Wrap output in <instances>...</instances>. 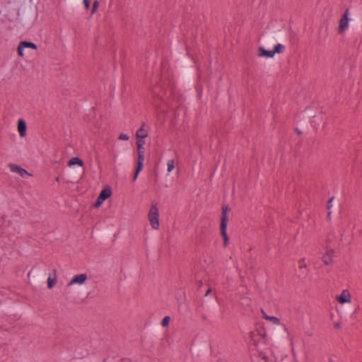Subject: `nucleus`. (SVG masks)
I'll list each match as a JSON object with an SVG mask.
<instances>
[{"mask_svg": "<svg viewBox=\"0 0 362 362\" xmlns=\"http://www.w3.org/2000/svg\"><path fill=\"white\" fill-rule=\"evenodd\" d=\"M148 220L153 229L158 230L159 228V212L156 202H152L148 214Z\"/></svg>", "mask_w": 362, "mask_h": 362, "instance_id": "nucleus-1", "label": "nucleus"}, {"mask_svg": "<svg viewBox=\"0 0 362 362\" xmlns=\"http://www.w3.org/2000/svg\"><path fill=\"white\" fill-rule=\"evenodd\" d=\"M230 209L227 206L222 207L221 220V233L223 238V245L226 247L228 244V237L226 233V228L228 221V214Z\"/></svg>", "mask_w": 362, "mask_h": 362, "instance_id": "nucleus-2", "label": "nucleus"}, {"mask_svg": "<svg viewBox=\"0 0 362 362\" xmlns=\"http://www.w3.org/2000/svg\"><path fill=\"white\" fill-rule=\"evenodd\" d=\"M285 49V47L281 44H277L274 46V50H266L263 47H259V55L261 57H265L268 58H272L274 56L276 53H282Z\"/></svg>", "mask_w": 362, "mask_h": 362, "instance_id": "nucleus-3", "label": "nucleus"}, {"mask_svg": "<svg viewBox=\"0 0 362 362\" xmlns=\"http://www.w3.org/2000/svg\"><path fill=\"white\" fill-rule=\"evenodd\" d=\"M336 300L341 305L351 303V295L348 289H343L340 293L335 297Z\"/></svg>", "mask_w": 362, "mask_h": 362, "instance_id": "nucleus-4", "label": "nucleus"}, {"mask_svg": "<svg viewBox=\"0 0 362 362\" xmlns=\"http://www.w3.org/2000/svg\"><path fill=\"white\" fill-rule=\"evenodd\" d=\"M111 195H112V190H111L110 187H105V189H103L101 191L99 197L97 199V201L95 204V207L100 206L107 199L110 197Z\"/></svg>", "mask_w": 362, "mask_h": 362, "instance_id": "nucleus-5", "label": "nucleus"}, {"mask_svg": "<svg viewBox=\"0 0 362 362\" xmlns=\"http://www.w3.org/2000/svg\"><path fill=\"white\" fill-rule=\"evenodd\" d=\"M8 168L12 173L18 174L21 177L25 178L30 177L32 175L29 173L26 170L20 167L19 165L13 163L8 164Z\"/></svg>", "mask_w": 362, "mask_h": 362, "instance_id": "nucleus-6", "label": "nucleus"}, {"mask_svg": "<svg viewBox=\"0 0 362 362\" xmlns=\"http://www.w3.org/2000/svg\"><path fill=\"white\" fill-rule=\"evenodd\" d=\"M88 279V275L86 274H81L74 276L71 280L68 283L67 286H71L74 285L82 286Z\"/></svg>", "mask_w": 362, "mask_h": 362, "instance_id": "nucleus-7", "label": "nucleus"}, {"mask_svg": "<svg viewBox=\"0 0 362 362\" xmlns=\"http://www.w3.org/2000/svg\"><path fill=\"white\" fill-rule=\"evenodd\" d=\"M348 16H349V11L346 10V11L344 12L343 16L341 17V18L339 21V28H338L339 33H343L348 28L349 21Z\"/></svg>", "mask_w": 362, "mask_h": 362, "instance_id": "nucleus-8", "label": "nucleus"}, {"mask_svg": "<svg viewBox=\"0 0 362 362\" xmlns=\"http://www.w3.org/2000/svg\"><path fill=\"white\" fill-rule=\"evenodd\" d=\"M334 257H336V252L332 248H327L322 254V260L325 264H329L332 262V259Z\"/></svg>", "mask_w": 362, "mask_h": 362, "instance_id": "nucleus-9", "label": "nucleus"}, {"mask_svg": "<svg viewBox=\"0 0 362 362\" xmlns=\"http://www.w3.org/2000/svg\"><path fill=\"white\" fill-rule=\"evenodd\" d=\"M18 132L21 137H24L26 135L27 125L23 119L18 121Z\"/></svg>", "mask_w": 362, "mask_h": 362, "instance_id": "nucleus-10", "label": "nucleus"}, {"mask_svg": "<svg viewBox=\"0 0 362 362\" xmlns=\"http://www.w3.org/2000/svg\"><path fill=\"white\" fill-rule=\"evenodd\" d=\"M145 124H143L141 127L136 132V140H145L148 136V131L144 128Z\"/></svg>", "mask_w": 362, "mask_h": 362, "instance_id": "nucleus-11", "label": "nucleus"}, {"mask_svg": "<svg viewBox=\"0 0 362 362\" xmlns=\"http://www.w3.org/2000/svg\"><path fill=\"white\" fill-rule=\"evenodd\" d=\"M262 317L264 320L270 322L272 325H279L281 324L280 320L274 316H269L265 313L264 310H262Z\"/></svg>", "mask_w": 362, "mask_h": 362, "instance_id": "nucleus-12", "label": "nucleus"}, {"mask_svg": "<svg viewBox=\"0 0 362 362\" xmlns=\"http://www.w3.org/2000/svg\"><path fill=\"white\" fill-rule=\"evenodd\" d=\"M75 165H77L78 166H83V162L82 161V160L77 157L72 158L71 159L69 160L68 165L69 167H72Z\"/></svg>", "mask_w": 362, "mask_h": 362, "instance_id": "nucleus-13", "label": "nucleus"}, {"mask_svg": "<svg viewBox=\"0 0 362 362\" xmlns=\"http://www.w3.org/2000/svg\"><path fill=\"white\" fill-rule=\"evenodd\" d=\"M136 153H145V140H136Z\"/></svg>", "mask_w": 362, "mask_h": 362, "instance_id": "nucleus-14", "label": "nucleus"}, {"mask_svg": "<svg viewBox=\"0 0 362 362\" xmlns=\"http://www.w3.org/2000/svg\"><path fill=\"white\" fill-rule=\"evenodd\" d=\"M137 153L136 166L138 167V170H139L140 168H143L145 153Z\"/></svg>", "mask_w": 362, "mask_h": 362, "instance_id": "nucleus-15", "label": "nucleus"}, {"mask_svg": "<svg viewBox=\"0 0 362 362\" xmlns=\"http://www.w3.org/2000/svg\"><path fill=\"white\" fill-rule=\"evenodd\" d=\"M19 44L24 49L30 48V49H37V45L35 43L30 42L23 41V42H21Z\"/></svg>", "mask_w": 362, "mask_h": 362, "instance_id": "nucleus-16", "label": "nucleus"}, {"mask_svg": "<svg viewBox=\"0 0 362 362\" xmlns=\"http://www.w3.org/2000/svg\"><path fill=\"white\" fill-rule=\"evenodd\" d=\"M57 282V278L54 276V277H52L49 276L47 279V286L49 288H52Z\"/></svg>", "mask_w": 362, "mask_h": 362, "instance_id": "nucleus-17", "label": "nucleus"}, {"mask_svg": "<svg viewBox=\"0 0 362 362\" xmlns=\"http://www.w3.org/2000/svg\"><path fill=\"white\" fill-rule=\"evenodd\" d=\"M167 166H168V173H170L175 168V161L173 159H170V160H168V163H167Z\"/></svg>", "mask_w": 362, "mask_h": 362, "instance_id": "nucleus-18", "label": "nucleus"}, {"mask_svg": "<svg viewBox=\"0 0 362 362\" xmlns=\"http://www.w3.org/2000/svg\"><path fill=\"white\" fill-rule=\"evenodd\" d=\"M98 8H99V1L95 0L93 2V6H92L91 13L92 14L95 13L98 11Z\"/></svg>", "mask_w": 362, "mask_h": 362, "instance_id": "nucleus-19", "label": "nucleus"}, {"mask_svg": "<svg viewBox=\"0 0 362 362\" xmlns=\"http://www.w3.org/2000/svg\"><path fill=\"white\" fill-rule=\"evenodd\" d=\"M170 321V317H168V316H165V317L163 319V320H162V322H161L162 326H163V327H167V326H168Z\"/></svg>", "mask_w": 362, "mask_h": 362, "instance_id": "nucleus-20", "label": "nucleus"}, {"mask_svg": "<svg viewBox=\"0 0 362 362\" xmlns=\"http://www.w3.org/2000/svg\"><path fill=\"white\" fill-rule=\"evenodd\" d=\"M24 50L25 49L19 44L17 47V52L19 56L23 57L24 56Z\"/></svg>", "mask_w": 362, "mask_h": 362, "instance_id": "nucleus-21", "label": "nucleus"}, {"mask_svg": "<svg viewBox=\"0 0 362 362\" xmlns=\"http://www.w3.org/2000/svg\"><path fill=\"white\" fill-rule=\"evenodd\" d=\"M143 168H140L139 170H138V167L136 166V170H135V173L134 175V177H133V180H136L138 177V175H139V173H140V171L142 170Z\"/></svg>", "mask_w": 362, "mask_h": 362, "instance_id": "nucleus-22", "label": "nucleus"}, {"mask_svg": "<svg viewBox=\"0 0 362 362\" xmlns=\"http://www.w3.org/2000/svg\"><path fill=\"white\" fill-rule=\"evenodd\" d=\"M83 6L86 10L90 8V2L88 0H83Z\"/></svg>", "mask_w": 362, "mask_h": 362, "instance_id": "nucleus-23", "label": "nucleus"}, {"mask_svg": "<svg viewBox=\"0 0 362 362\" xmlns=\"http://www.w3.org/2000/svg\"><path fill=\"white\" fill-rule=\"evenodd\" d=\"M129 138V136L125 134H121L119 136V139L121 140H128Z\"/></svg>", "mask_w": 362, "mask_h": 362, "instance_id": "nucleus-24", "label": "nucleus"}, {"mask_svg": "<svg viewBox=\"0 0 362 362\" xmlns=\"http://www.w3.org/2000/svg\"><path fill=\"white\" fill-rule=\"evenodd\" d=\"M305 265V260L303 259V261H301V262H300V267H304Z\"/></svg>", "mask_w": 362, "mask_h": 362, "instance_id": "nucleus-25", "label": "nucleus"}, {"mask_svg": "<svg viewBox=\"0 0 362 362\" xmlns=\"http://www.w3.org/2000/svg\"><path fill=\"white\" fill-rule=\"evenodd\" d=\"M331 202H332V199H330V200H329V202H328V204H327V208H328V209H329L330 207H332Z\"/></svg>", "mask_w": 362, "mask_h": 362, "instance_id": "nucleus-26", "label": "nucleus"}, {"mask_svg": "<svg viewBox=\"0 0 362 362\" xmlns=\"http://www.w3.org/2000/svg\"><path fill=\"white\" fill-rule=\"evenodd\" d=\"M210 292H211V290H210V289H209V290L206 291V296L209 295V293Z\"/></svg>", "mask_w": 362, "mask_h": 362, "instance_id": "nucleus-27", "label": "nucleus"}, {"mask_svg": "<svg viewBox=\"0 0 362 362\" xmlns=\"http://www.w3.org/2000/svg\"><path fill=\"white\" fill-rule=\"evenodd\" d=\"M329 362H336V361H334V360H332V359H329Z\"/></svg>", "mask_w": 362, "mask_h": 362, "instance_id": "nucleus-28", "label": "nucleus"}]
</instances>
